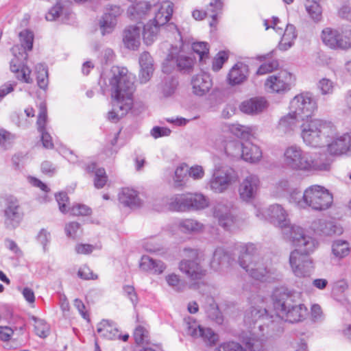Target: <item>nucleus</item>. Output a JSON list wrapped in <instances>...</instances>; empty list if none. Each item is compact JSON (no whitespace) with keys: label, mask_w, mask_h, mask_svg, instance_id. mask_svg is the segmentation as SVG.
Here are the masks:
<instances>
[{"label":"nucleus","mask_w":351,"mask_h":351,"mask_svg":"<svg viewBox=\"0 0 351 351\" xmlns=\"http://www.w3.org/2000/svg\"><path fill=\"white\" fill-rule=\"evenodd\" d=\"M298 295L289 293H282L279 298H276L274 306L276 315H269L267 313L264 301L260 296L254 297L252 301V306L245 312L244 322L247 326L256 328L261 332V336L271 337L276 332H280V319H284L291 323L303 320L307 315L306 307L295 300Z\"/></svg>","instance_id":"f257e3e1"},{"label":"nucleus","mask_w":351,"mask_h":351,"mask_svg":"<svg viewBox=\"0 0 351 351\" xmlns=\"http://www.w3.org/2000/svg\"><path fill=\"white\" fill-rule=\"evenodd\" d=\"M108 82L112 98V109L108 112V119L117 122L132 108L135 90L134 79L126 68L112 66Z\"/></svg>","instance_id":"f03ea898"},{"label":"nucleus","mask_w":351,"mask_h":351,"mask_svg":"<svg viewBox=\"0 0 351 351\" xmlns=\"http://www.w3.org/2000/svg\"><path fill=\"white\" fill-rule=\"evenodd\" d=\"M285 238L298 249L291 252L289 264L297 277L309 276L313 266L308 254L313 252L318 243L313 237L306 235L300 226H292L289 232H285Z\"/></svg>","instance_id":"7ed1b4c3"},{"label":"nucleus","mask_w":351,"mask_h":351,"mask_svg":"<svg viewBox=\"0 0 351 351\" xmlns=\"http://www.w3.org/2000/svg\"><path fill=\"white\" fill-rule=\"evenodd\" d=\"M281 162L287 169L304 173L328 171L330 168V163L324 154L306 152L298 144L284 148Z\"/></svg>","instance_id":"20e7f679"},{"label":"nucleus","mask_w":351,"mask_h":351,"mask_svg":"<svg viewBox=\"0 0 351 351\" xmlns=\"http://www.w3.org/2000/svg\"><path fill=\"white\" fill-rule=\"evenodd\" d=\"M238 263L240 267L255 280L269 281L272 278V269L259 256L255 245L252 243L241 246Z\"/></svg>","instance_id":"39448f33"},{"label":"nucleus","mask_w":351,"mask_h":351,"mask_svg":"<svg viewBox=\"0 0 351 351\" xmlns=\"http://www.w3.org/2000/svg\"><path fill=\"white\" fill-rule=\"evenodd\" d=\"M300 136L303 143L311 147H322L326 141L335 132V125L330 121L311 119L304 121L300 126Z\"/></svg>","instance_id":"423d86ee"},{"label":"nucleus","mask_w":351,"mask_h":351,"mask_svg":"<svg viewBox=\"0 0 351 351\" xmlns=\"http://www.w3.org/2000/svg\"><path fill=\"white\" fill-rule=\"evenodd\" d=\"M21 46L15 45L12 48L14 56L10 61V70L15 73L16 77L22 82L32 83L30 77L31 71L23 64L27 58V51H31L33 47L34 34L32 32L24 29L19 33Z\"/></svg>","instance_id":"0eeeda50"},{"label":"nucleus","mask_w":351,"mask_h":351,"mask_svg":"<svg viewBox=\"0 0 351 351\" xmlns=\"http://www.w3.org/2000/svg\"><path fill=\"white\" fill-rule=\"evenodd\" d=\"M173 8V3L169 1L160 3L158 0L139 1L128 7V17L134 21H140L151 15L156 16L158 12L170 10Z\"/></svg>","instance_id":"6e6552de"},{"label":"nucleus","mask_w":351,"mask_h":351,"mask_svg":"<svg viewBox=\"0 0 351 351\" xmlns=\"http://www.w3.org/2000/svg\"><path fill=\"white\" fill-rule=\"evenodd\" d=\"M169 208L174 211L202 210L208 206V198L202 193L176 195L168 199Z\"/></svg>","instance_id":"1a4fd4ad"},{"label":"nucleus","mask_w":351,"mask_h":351,"mask_svg":"<svg viewBox=\"0 0 351 351\" xmlns=\"http://www.w3.org/2000/svg\"><path fill=\"white\" fill-rule=\"evenodd\" d=\"M306 208L314 210H324L330 208L333 202L332 195L320 185H311L306 189Z\"/></svg>","instance_id":"9d476101"},{"label":"nucleus","mask_w":351,"mask_h":351,"mask_svg":"<svg viewBox=\"0 0 351 351\" xmlns=\"http://www.w3.org/2000/svg\"><path fill=\"white\" fill-rule=\"evenodd\" d=\"M323 43L332 49H351V28L336 29L326 27L322 30Z\"/></svg>","instance_id":"9b49d317"},{"label":"nucleus","mask_w":351,"mask_h":351,"mask_svg":"<svg viewBox=\"0 0 351 351\" xmlns=\"http://www.w3.org/2000/svg\"><path fill=\"white\" fill-rule=\"evenodd\" d=\"M256 215L261 219L269 220L275 226L280 227L284 234L285 232H289L292 226H297L290 223L287 211L280 204H272L263 210L258 209Z\"/></svg>","instance_id":"f8f14e48"},{"label":"nucleus","mask_w":351,"mask_h":351,"mask_svg":"<svg viewBox=\"0 0 351 351\" xmlns=\"http://www.w3.org/2000/svg\"><path fill=\"white\" fill-rule=\"evenodd\" d=\"M3 213L4 224L8 229L17 228L24 217V213L19 200L12 195L5 197Z\"/></svg>","instance_id":"ddd939ff"},{"label":"nucleus","mask_w":351,"mask_h":351,"mask_svg":"<svg viewBox=\"0 0 351 351\" xmlns=\"http://www.w3.org/2000/svg\"><path fill=\"white\" fill-rule=\"evenodd\" d=\"M238 178L237 172L230 167L215 169L209 181V186L215 193H221L237 182Z\"/></svg>","instance_id":"4468645a"},{"label":"nucleus","mask_w":351,"mask_h":351,"mask_svg":"<svg viewBox=\"0 0 351 351\" xmlns=\"http://www.w3.org/2000/svg\"><path fill=\"white\" fill-rule=\"evenodd\" d=\"M173 14V8L170 10L158 12L143 27V37L146 45H152L157 38L161 29L170 20Z\"/></svg>","instance_id":"2eb2a0df"},{"label":"nucleus","mask_w":351,"mask_h":351,"mask_svg":"<svg viewBox=\"0 0 351 351\" xmlns=\"http://www.w3.org/2000/svg\"><path fill=\"white\" fill-rule=\"evenodd\" d=\"M317 103L309 93L295 96L290 102L289 110L299 117L308 118L317 109Z\"/></svg>","instance_id":"dca6fc26"},{"label":"nucleus","mask_w":351,"mask_h":351,"mask_svg":"<svg viewBox=\"0 0 351 351\" xmlns=\"http://www.w3.org/2000/svg\"><path fill=\"white\" fill-rule=\"evenodd\" d=\"M327 152L331 156H341L350 153L351 134L348 132L339 133L335 126V134L326 141Z\"/></svg>","instance_id":"f3484780"},{"label":"nucleus","mask_w":351,"mask_h":351,"mask_svg":"<svg viewBox=\"0 0 351 351\" xmlns=\"http://www.w3.org/2000/svg\"><path fill=\"white\" fill-rule=\"evenodd\" d=\"M186 333L194 339L200 338L208 344H214L217 341V335L208 328L201 326L198 322L191 317L184 319Z\"/></svg>","instance_id":"a211bd4d"},{"label":"nucleus","mask_w":351,"mask_h":351,"mask_svg":"<svg viewBox=\"0 0 351 351\" xmlns=\"http://www.w3.org/2000/svg\"><path fill=\"white\" fill-rule=\"evenodd\" d=\"M193 260H182L179 264L180 271L184 274L191 281L200 280L206 275V270L199 264L197 258L196 250H191Z\"/></svg>","instance_id":"6ab92c4d"},{"label":"nucleus","mask_w":351,"mask_h":351,"mask_svg":"<svg viewBox=\"0 0 351 351\" xmlns=\"http://www.w3.org/2000/svg\"><path fill=\"white\" fill-rule=\"evenodd\" d=\"M261 182L258 176L248 174L246 176L239 186V195L240 198L246 202H251L255 198L259 189Z\"/></svg>","instance_id":"aec40b11"},{"label":"nucleus","mask_w":351,"mask_h":351,"mask_svg":"<svg viewBox=\"0 0 351 351\" xmlns=\"http://www.w3.org/2000/svg\"><path fill=\"white\" fill-rule=\"evenodd\" d=\"M291 75L286 72L282 71L277 75H272L267 77L265 86L266 89L271 93H284L289 89Z\"/></svg>","instance_id":"412c9836"},{"label":"nucleus","mask_w":351,"mask_h":351,"mask_svg":"<svg viewBox=\"0 0 351 351\" xmlns=\"http://www.w3.org/2000/svg\"><path fill=\"white\" fill-rule=\"evenodd\" d=\"M269 106L267 101L263 97H254L242 101L239 110L250 115H256L265 111Z\"/></svg>","instance_id":"4be33fe9"},{"label":"nucleus","mask_w":351,"mask_h":351,"mask_svg":"<svg viewBox=\"0 0 351 351\" xmlns=\"http://www.w3.org/2000/svg\"><path fill=\"white\" fill-rule=\"evenodd\" d=\"M232 205L217 203L213 208V217L219 224L224 228H228L234 223V217L231 213Z\"/></svg>","instance_id":"5701e85b"},{"label":"nucleus","mask_w":351,"mask_h":351,"mask_svg":"<svg viewBox=\"0 0 351 351\" xmlns=\"http://www.w3.org/2000/svg\"><path fill=\"white\" fill-rule=\"evenodd\" d=\"M193 93L197 96H203L209 92L213 82L209 75L200 73L193 76L191 79Z\"/></svg>","instance_id":"b1692460"},{"label":"nucleus","mask_w":351,"mask_h":351,"mask_svg":"<svg viewBox=\"0 0 351 351\" xmlns=\"http://www.w3.org/2000/svg\"><path fill=\"white\" fill-rule=\"evenodd\" d=\"M313 230L317 234L331 236L342 233V228L337 226L334 222L325 219L315 220L311 225Z\"/></svg>","instance_id":"393cba45"},{"label":"nucleus","mask_w":351,"mask_h":351,"mask_svg":"<svg viewBox=\"0 0 351 351\" xmlns=\"http://www.w3.org/2000/svg\"><path fill=\"white\" fill-rule=\"evenodd\" d=\"M123 43L129 49H138L141 44V27L136 25L127 27L123 31Z\"/></svg>","instance_id":"a878e982"},{"label":"nucleus","mask_w":351,"mask_h":351,"mask_svg":"<svg viewBox=\"0 0 351 351\" xmlns=\"http://www.w3.org/2000/svg\"><path fill=\"white\" fill-rule=\"evenodd\" d=\"M232 261L230 254L222 247H217L210 261V267L215 271H223L228 269Z\"/></svg>","instance_id":"bb28decb"},{"label":"nucleus","mask_w":351,"mask_h":351,"mask_svg":"<svg viewBox=\"0 0 351 351\" xmlns=\"http://www.w3.org/2000/svg\"><path fill=\"white\" fill-rule=\"evenodd\" d=\"M249 75L248 66L243 62L236 63L228 74V82L232 86L245 82Z\"/></svg>","instance_id":"cd10ccee"},{"label":"nucleus","mask_w":351,"mask_h":351,"mask_svg":"<svg viewBox=\"0 0 351 351\" xmlns=\"http://www.w3.org/2000/svg\"><path fill=\"white\" fill-rule=\"evenodd\" d=\"M222 8V3L220 0H213L208 7L206 11L202 12L200 10H194L193 12V17L196 20H202L205 16H208L211 18V21L210 22V27H215L217 23V17L218 16L219 12L221 10Z\"/></svg>","instance_id":"c85d7f7f"},{"label":"nucleus","mask_w":351,"mask_h":351,"mask_svg":"<svg viewBox=\"0 0 351 351\" xmlns=\"http://www.w3.org/2000/svg\"><path fill=\"white\" fill-rule=\"evenodd\" d=\"M139 64V80L141 83H147L151 79L154 70L153 59L149 53L143 52L141 54Z\"/></svg>","instance_id":"c756f323"},{"label":"nucleus","mask_w":351,"mask_h":351,"mask_svg":"<svg viewBox=\"0 0 351 351\" xmlns=\"http://www.w3.org/2000/svg\"><path fill=\"white\" fill-rule=\"evenodd\" d=\"M120 14V8L116 5L110 6V12H106L102 16L99 24L103 35L111 33L117 25L116 17Z\"/></svg>","instance_id":"7c9ffc66"},{"label":"nucleus","mask_w":351,"mask_h":351,"mask_svg":"<svg viewBox=\"0 0 351 351\" xmlns=\"http://www.w3.org/2000/svg\"><path fill=\"white\" fill-rule=\"evenodd\" d=\"M139 267L142 271L153 274H161L166 269V265L160 260L154 259L144 255L139 262Z\"/></svg>","instance_id":"2f4dec72"},{"label":"nucleus","mask_w":351,"mask_h":351,"mask_svg":"<svg viewBox=\"0 0 351 351\" xmlns=\"http://www.w3.org/2000/svg\"><path fill=\"white\" fill-rule=\"evenodd\" d=\"M241 158L251 163L257 162L262 158V151L256 145L245 142L243 145Z\"/></svg>","instance_id":"473e14b6"},{"label":"nucleus","mask_w":351,"mask_h":351,"mask_svg":"<svg viewBox=\"0 0 351 351\" xmlns=\"http://www.w3.org/2000/svg\"><path fill=\"white\" fill-rule=\"evenodd\" d=\"M119 202L131 208L138 207L141 205V200L138 197L137 192L130 188H123L119 194Z\"/></svg>","instance_id":"72a5a7b5"},{"label":"nucleus","mask_w":351,"mask_h":351,"mask_svg":"<svg viewBox=\"0 0 351 351\" xmlns=\"http://www.w3.org/2000/svg\"><path fill=\"white\" fill-rule=\"evenodd\" d=\"M298 116L290 111L287 115L282 117L278 125V130L284 134L293 132L297 128Z\"/></svg>","instance_id":"f704fd0d"},{"label":"nucleus","mask_w":351,"mask_h":351,"mask_svg":"<svg viewBox=\"0 0 351 351\" xmlns=\"http://www.w3.org/2000/svg\"><path fill=\"white\" fill-rule=\"evenodd\" d=\"M97 331L101 337L108 339H116L117 337H120L115 325L106 319L102 320L97 324Z\"/></svg>","instance_id":"c9c22d12"},{"label":"nucleus","mask_w":351,"mask_h":351,"mask_svg":"<svg viewBox=\"0 0 351 351\" xmlns=\"http://www.w3.org/2000/svg\"><path fill=\"white\" fill-rule=\"evenodd\" d=\"M296 37L295 27L293 25H287L278 44V49L281 51L288 50L293 45Z\"/></svg>","instance_id":"e433bc0d"},{"label":"nucleus","mask_w":351,"mask_h":351,"mask_svg":"<svg viewBox=\"0 0 351 351\" xmlns=\"http://www.w3.org/2000/svg\"><path fill=\"white\" fill-rule=\"evenodd\" d=\"M88 173H95L94 186L97 189L103 188L107 182V176L104 168L96 167L95 163H91L86 167Z\"/></svg>","instance_id":"4c0bfd02"},{"label":"nucleus","mask_w":351,"mask_h":351,"mask_svg":"<svg viewBox=\"0 0 351 351\" xmlns=\"http://www.w3.org/2000/svg\"><path fill=\"white\" fill-rule=\"evenodd\" d=\"M204 309L206 314L209 319L215 321L218 324H222L223 320V316L217 303L213 298H208Z\"/></svg>","instance_id":"58836bf2"},{"label":"nucleus","mask_w":351,"mask_h":351,"mask_svg":"<svg viewBox=\"0 0 351 351\" xmlns=\"http://www.w3.org/2000/svg\"><path fill=\"white\" fill-rule=\"evenodd\" d=\"M180 231L185 233H197L202 230L204 226L202 223L193 219L181 220L178 223Z\"/></svg>","instance_id":"ea45409f"},{"label":"nucleus","mask_w":351,"mask_h":351,"mask_svg":"<svg viewBox=\"0 0 351 351\" xmlns=\"http://www.w3.org/2000/svg\"><path fill=\"white\" fill-rule=\"evenodd\" d=\"M350 251V245L348 241L337 239L332 242V253L336 258H343L349 254Z\"/></svg>","instance_id":"a19ab883"},{"label":"nucleus","mask_w":351,"mask_h":351,"mask_svg":"<svg viewBox=\"0 0 351 351\" xmlns=\"http://www.w3.org/2000/svg\"><path fill=\"white\" fill-rule=\"evenodd\" d=\"M174 53L178 69L184 73H190L194 65L193 60L188 56L180 54L177 52V49H174Z\"/></svg>","instance_id":"79ce46f5"},{"label":"nucleus","mask_w":351,"mask_h":351,"mask_svg":"<svg viewBox=\"0 0 351 351\" xmlns=\"http://www.w3.org/2000/svg\"><path fill=\"white\" fill-rule=\"evenodd\" d=\"M230 131L239 138H248L254 133L255 128L252 126L235 123L230 126Z\"/></svg>","instance_id":"37998d69"},{"label":"nucleus","mask_w":351,"mask_h":351,"mask_svg":"<svg viewBox=\"0 0 351 351\" xmlns=\"http://www.w3.org/2000/svg\"><path fill=\"white\" fill-rule=\"evenodd\" d=\"M189 167L186 164H181L175 170L173 178L174 184L176 186H184L189 178Z\"/></svg>","instance_id":"c03bdc74"},{"label":"nucleus","mask_w":351,"mask_h":351,"mask_svg":"<svg viewBox=\"0 0 351 351\" xmlns=\"http://www.w3.org/2000/svg\"><path fill=\"white\" fill-rule=\"evenodd\" d=\"M243 143L238 141H228L225 146L226 154L234 158H241Z\"/></svg>","instance_id":"a18cd8bd"},{"label":"nucleus","mask_w":351,"mask_h":351,"mask_svg":"<svg viewBox=\"0 0 351 351\" xmlns=\"http://www.w3.org/2000/svg\"><path fill=\"white\" fill-rule=\"evenodd\" d=\"M194 53L198 55L199 61L201 63H206L209 56V49L208 43L205 42H195L192 45Z\"/></svg>","instance_id":"49530a36"},{"label":"nucleus","mask_w":351,"mask_h":351,"mask_svg":"<svg viewBox=\"0 0 351 351\" xmlns=\"http://www.w3.org/2000/svg\"><path fill=\"white\" fill-rule=\"evenodd\" d=\"M305 196L306 189L302 193L299 190L294 189L289 194V201L300 208H306Z\"/></svg>","instance_id":"de8ad7c7"},{"label":"nucleus","mask_w":351,"mask_h":351,"mask_svg":"<svg viewBox=\"0 0 351 351\" xmlns=\"http://www.w3.org/2000/svg\"><path fill=\"white\" fill-rule=\"evenodd\" d=\"M37 73V84L42 89H46L48 85V71L44 64H39L36 66Z\"/></svg>","instance_id":"09e8293b"},{"label":"nucleus","mask_w":351,"mask_h":351,"mask_svg":"<svg viewBox=\"0 0 351 351\" xmlns=\"http://www.w3.org/2000/svg\"><path fill=\"white\" fill-rule=\"evenodd\" d=\"M133 335L137 344H143L149 341V331L144 325L137 326L134 329Z\"/></svg>","instance_id":"8fccbe9b"},{"label":"nucleus","mask_w":351,"mask_h":351,"mask_svg":"<svg viewBox=\"0 0 351 351\" xmlns=\"http://www.w3.org/2000/svg\"><path fill=\"white\" fill-rule=\"evenodd\" d=\"M306 10L311 17L315 21H318L322 17V8L317 1L307 0L305 4Z\"/></svg>","instance_id":"3c124183"},{"label":"nucleus","mask_w":351,"mask_h":351,"mask_svg":"<svg viewBox=\"0 0 351 351\" xmlns=\"http://www.w3.org/2000/svg\"><path fill=\"white\" fill-rule=\"evenodd\" d=\"M176 66V59L174 49H172L162 63V71L164 73L171 74L174 71Z\"/></svg>","instance_id":"603ef678"},{"label":"nucleus","mask_w":351,"mask_h":351,"mask_svg":"<svg viewBox=\"0 0 351 351\" xmlns=\"http://www.w3.org/2000/svg\"><path fill=\"white\" fill-rule=\"evenodd\" d=\"M14 136L4 129H0V146L4 150L10 149L13 145Z\"/></svg>","instance_id":"864d4df0"},{"label":"nucleus","mask_w":351,"mask_h":351,"mask_svg":"<svg viewBox=\"0 0 351 351\" xmlns=\"http://www.w3.org/2000/svg\"><path fill=\"white\" fill-rule=\"evenodd\" d=\"M47 120V107L45 103H41L39 106V114L38 116L36 124L39 132L45 131V125Z\"/></svg>","instance_id":"5fc2aeb1"},{"label":"nucleus","mask_w":351,"mask_h":351,"mask_svg":"<svg viewBox=\"0 0 351 351\" xmlns=\"http://www.w3.org/2000/svg\"><path fill=\"white\" fill-rule=\"evenodd\" d=\"M335 84L331 80L324 77L317 84V88L322 95L332 94Z\"/></svg>","instance_id":"6e6d98bb"},{"label":"nucleus","mask_w":351,"mask_h":351,"mask_svg":"<svg viewBox=\"0 0 351 351\" xmlns=\"http://www.w3.org/2000/svg\"><path fill=\"white\" fill-rule=\"evenodd\" d=\"M165 280L169 286L172 287L176 291H182L184 288V284L182 282L178 275L170 274L165 276Z\"/></svg>","instance_id":"4d7b16f0"},{"label":"nucleus","mask_w":351,"mask_h":351,"mask_svg":"<svg viewBox=\"0 0 351 351\" xmlns=\"http://www.w3.org/2000/svg\"><path fill=\"white\" fill-rule=\"evenodd\" d=\"M34 330L36 334L42 338L46 337L49 333V325L42 319H34Z\"/></svg>","instance_id":"13d9d810"},{"label":"nucleus","mask_w":351,"mask_h":351,"mask_svg":"<svg viewBox=\"0 0 351 351\" xmlns=\"http://www.w3.org/2000/svg\"><path fill=\"white\" fill-rule=\"evenodd\" d=\"M265 29L269 28L274 29L277 33L281 34L283 29L285 23H282L278 17L273 16L271 20L265 19L263 21Z\"/></svg>","instance_id":"bf43d9fd"},{"label":"nucleus","mask_w":351,"mask_h":351,"mask_svg":"<svg viewBox=\"0 0 351 351\" xmlns=\"http://www.w3.org/2000/svg\"><path fill=\"white\" fill-rule=\"evenodd\" d=\"M178 86V80L173 76L167 77L165 79L162 87V91L165 95H171Z\"/></svg>","instance_id":"052dcab7"},{"label":"nucleus","mask_w":351,"mask_h":351,"mask_svg":"<svg viewBox=\"0 0 351 351\" xmlns=\"http://www.w3.org/2000/svg\"><path fill=\"white\" fill-rule=\"evenodd\" d=\"M68 15L69 12L67 10H64L60 4L58 3L56 6L53 7L46 14V19L47 21H54L58 18V16H60L61 15Z\"/></svg>","instance_id":"680f3d73"},{"label":"nucleus","mask_w":351,"mask_h":351,"mask_svg":"<svg viewBox=\"0 0 351 351\" xmlns=\"http://www.w3.org/2000/svg\"><path fill=\"white\" fill-rule=\"evenodd\" d=\"M228 58V55L226 51H219L213 60V70L215 71H219Z\"/></svg>","instance_id":"e2e57ef3"},{"label":"nucleus","mask_w":351,"mask_h":351,"mask_svg":"<svg viewBox=\"0 0 351 351\" xmlns=\"http://www.w3.org/2000/svg\"><path fill=\"white\" fill-rule=\"evenodd\" d=\"M71 215L73 216H86L90 214L91 210L84 204H76L68 209Z\"/></svg>","instance_id":"0e129e2a"},{"label":"nucleus","mask_w":351,"mask_h":351,"mask_svg":"<svg viewBox=\"0 0 351 351\" xmlns=\"http://www.w3.org/2000/svg\"><path fill=\"white\" fill-rule=\"evenodd\" d=\"M289 187V182L287 180H280L276 184L273 194L276 197H280L284 192L288 190Z\"/></svg>","instance_id":"69168bd1"},{"label":"nucleus","mask_w":351,"mask_h":351,"mask_svg":"<svg viewBox=\"0 0 351 351\" xmlns=\"http://www.w3.org/2000/svg\"><path fill=\"white\" fill-rule=\"evenodd\" d=\"M278 66V63L276 60H272L269 62L264 63L261 64L257 70L256 73L258 75H265L266 73L272 72Z\"/></svg>","instance_id":"338daca9"},{"label":"nucleus","mask_w":351,"mask_h":351,"mask_svg":"<svg viewBox=\"0 0 351 351\" xmlns=\"http://www.w3.org/2000/svg\"><path fill=\"white\" fill-rule=\"evenodd\" d=\"M218 351H246L239 343L236 342H228L221 344Z\"/></svg>","instance_id":"774afa93"}]
</instances>
